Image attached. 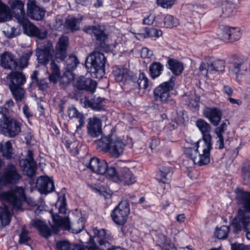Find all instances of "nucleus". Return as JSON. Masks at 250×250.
Returning <instances> with one entry per match:
<instances>
[{
    "instance_id": "f257e3e1",
    "label": "nucleus",
    "mask_w": 250,
    "mask_h": 250,
    "mask_svg": "<svg viewBox=\"0 0 250 250\" xmlns=\"http://www.w3.org/2000/svg\"><path fill=\"white\" fill-rule=\"evenodd\" d=\"M196 125L201 132L203 138L196 143V148L187 147L184 152L194 165L202 166L208 164L210 160V150L212 148V137L210 134L211 127L203 119L197 120Z\"/></svg>"
},
{
    "instance_id": "f03ea898",
    "label": "nucleus",
    "mask_w": 250,
    "mask_h": 250,
    "mask_svg": "<svg viewBox=\"0 0 250 250\" xmlns=\"http://www.w3.org/2000/svg\"><path fill=\"white\" fill-rule=\"evenodd\" d=\"M66 211V198L63 195L49 211L52 222H49L50 227L48 226V237L53 234H58L61 229L67 230L73 233H78L83 229L84 225L82 218H79L76 223L71 226L68 217H62L59 215L64 214Z\"/></svg>"
},
{
    "instance_id": "7ed1b4c3",
    "label": "nucleus",
    "mask_w": 250,
    "mask_h": 250,
    "mask_svg": "<svg viewBox=\"0 0 250 250\" xmlns=\"http://www.w3.org/2000/svg\"><path fill=\"white\" fill-rule=\"evenodd\" d=\"M237 203L243 205L237 215L231 223L234 231L238 233L243 229L246 232V237L250 240V192L240 188L235 189Z\"/></svg>"
},
{
    "instance_id": "20e7f679",
    "label": "nucleus",
    "mask_w": 250,
    "mask_h": 250,
    "mask_svg": "<svg viewBox=\"0 0 250 250\" xmlns=\"http://www.w3.org/2000/svg\"><path fill=\"white\" fill-rule=\"evenodd\" d=\"M68 45V38L67 36L61 37L56 47L54 57L52 58L50 63V74L48 77L50 83L56 84L59 81L61 75V69L59 65L66 57V49Z\"/></svg>"
},
{
    "instance_id": "39448f33",
    "label": "nucleus",
    "mask_w": 250,
    "mask_h": 250,
    "mask_svg": "<svg viewBox=\"0 0 250 250\" xmlns=\"http://www.w3.org/2000/svg\"><path fill=\"white\" fill-rule=\"evenodd\" d=\"M7 79L8 88L17 104H19L21 102L24 103L26 91L23 85L26 82L25 75L21 72L12 71L8 74Z\"/></svg>"
},
{
    "instance_id": "423d86ee",
    "label": "nucleus",
    "mask_w": 250,
    "mask_h": 250,
    "mask_svg": "<svg viewBox=\"0 0 250 250\" xmlns=\"http://www.w3.org/2000/svg\"><path fill=\"white\" fill-rule=\"evenodd\" d=\"M97 148L108 152L113 157L118 158L124 152L125 145L123 141L114 135L102 136L96 142Z\"/></svg>"
},
{
    "instance_id": "0eeeda50",
    "label": "nucleus",
    "mask_w": 250,
    "mask_h": 250,
    "mask_svg": "<svg viewBox=\"0 0 250 250\" xmlns=\"http://www.w3.org/2000/svg\"><path fill=\"white\" fill-rule=\"evenodd\" d=\"M105 62L104 54L94 51L86 58L85 66L92 77L100 78L104 74Z\"/></svg>"
},
{
    "instance_id": "6e6552de",
    "label": "nucleus",
    "mask_w": 250,
    "mask_h": 250,
    "mask_svg": "<svg viewBox=\"0 0 250 250\" xmlns=\"http://www.w3.org/2000/svg\"><path fill=\"white\" fill-rule=\"evenodd\" d=\"M175 78L171 77L169 80L165 82L156 87L153 91V97L156 101L174 105L175 101L171 98L170 91L173 89Z\"/></svg>"
},
{
    "instance_id": "1a4fd4ad",
    "label": "nucleus",
    "mask_w": 250,
    "mask_h": 250,
    "mask_svg": "<svg viewBox=\"0 0 250 250\" xmlns=\"http://www.w3.org/2000/svg\"><path fill=\"white\" fill-rule=\"evenodd\" d=\"M1 198L10 204L14 209L20 210L22 202L25 199V195L23 188L16 187L8 191L2 192L0 194Z\"/></svg>"
},
{
    "instance_id": "9d476101",
    "label": "nucleus",
    "mask_w": 250,
    "mask_h": 250,
    "mask_svg": "<svg viewBox=\"0 0 250 250\" xmlns=\"http://www.w3.org/2000/svg\"><path fill=\"white\" fill-rule=\"evenodd\" d=\"M0 131L5 136L14 137L21 132V124L11 117L3 115L0 119Z\"/></svg>"
},
{
    "instance_id": "9b49d317",
    "label": "nucleus",
    "mask_w": 250,
    "mask_h": 250,
    "mask_svg": "<svg viewBox=\"0 0 250 250\" xmlns=\"http://www.w3.org/2000/svg\"><path fill=\"white\" fill-rule=\"evenodd\" d=\"M129 212L130 207L128 201L123 200L112 211L111 216L116 224L124 225L126 222Z\"/></svg>"
},
{
    "instance_id": "f8f14e48",
    "label": "nucleus",
    "mask_w": 250,
    "mask_h": 250,
    "mask_svg": "<svg viewBox=\"0 0 250 250\" xmlns=\"http://www.w3.org/2000/svg\"><path fill=\"white\" fill-rule=\"evenodd\" d=\"M94 233V241L99 243L102 250H124L121 248H113L110 241L112 237L109 233L106 232L104 229L98 230L97 229H93Z\"/></svg>"
},
{
    "instance_id": "ddd939ff",
    "label": "nucleus",
    "mask_w": 250,
    "mask_h": 250,
    "mask_svg": "<svg viewBox=\"0 0 250 250\" xmlns=\"http://www.w3.org/2000/svg\"><path fill=\"white\" fill-rule=\"evenodd\" d=\"M83 30L85 32L92 35L95 41L97 49L105 50L107 48L106 43L107 36L103 30L94 26H85Z\"/></svg>"
},
{
    "instance_id": "4468645a",
    "label": "nucleus",
    "mask_w": 250,
    "mask_h": 250,
    "mask_svg": "<svg viewBox=\"0 0 250 250\" xmlns=\"http://www.w3.org/2000/svg\"><path fill=\"white\" fill-rule=\"evenodd\" d=\"M225 62L213 57H207L200 66L201 71L206 70L207 73L213 71H222L225 69Z\"/></svg>"
},
{
    "instance_id": "2eb2a0df",
    "label": "nucleus",
    "mask_w": 250,
    "mask_h": 250,
    "mask_svg": "<svg viewBox=\"0 0 250 250\" xmlns=\"http://www.w3.org/2000/svg\"><path fill=\"white\" fill-rule=\"evenodd\" d=\"M9 4L14 10L15 18L18 22L25 28L29 21L25 16L24 3L20 0H12L9 2Z\"/></svg>"
},
{
    "instance_id": "dca6fc26",
    "label": "nucleus",
    "mask_w": 250,
    "mask_h": 250,
    "mask_svg": "<svg viewBox=\"0 0 250 250\" xmlns=\"http://www.w3.org/2000/svg\"><path fill=\"white\" fill-rule=\"evenodd\" d=\"M20 165L26 175L32 176L35 174L36 170V164L34 160L32 150L27 151L26 158L20 161Z\"/></svg>"
},
{
    "instance_id": "f3484780",
    "label": "nucleus",
    "mask_w": 250,
    "mask_h": 250,
    "mask_svg": "<svg viewBox=\"0 0 250 250\" xmlns=\"http://www.w3.org/2000/svg\"><path fill=\"white\" fill-rule=\"evenodd\" d=\"M74 87L80 90H85L93 93L97 86L95 81L83 76L77 78L74 83Z\"/></svg>"
},
{
    "instance_id": "a211bd4d",
    "label": "nucleus",
    "mask_w": 250,
    "mask_h": 250,
    "mask_svg": "<svg viewBox=\"0 0 250 250\" xmlns=\"http://www.w3.org/2000/svg\"><path fill=\"white\" fill-rule=\"evenodd\" d=\"M115 80L117 82H125L131 80L133 82L137 79V76L124 67H116L113 71Z\"/></svg>"
},
{
    "instance_id": "6ab92c4d",
    "label": "nucleus",
    "mask_w": 250,
    "mask_h": 250,
    "mask_svg": "<svg viewBox=\"0 0 250 250\" xmlns=\"http://www.w3.org/2000/svg\"><path fill=\"white\" fill-rule=\"evenodd\" d=\"M27 7V14L31 19L40 21L44 18L45 11L37 5L36 0H28Z\"/></svg>"
},
{
    "instance_id": "aec40b11",
    "label": "nucleus",
    "mask_w": 250,
    "mask_h": 250,
    "mask_svg": "<svg viewBox=\"0 0 250 250\" xmlns=\"http://www.w3.org/2000/svg\"><path fill=\"white\" fill-rule=\"evenodd\" d=\"M16 167L12 164L7 165L1 177L4 183H17L20 179Z\"/></svg>"
},
{
    "instance_id": "412c9836",
    "label": "nucleus",
    "mask_w": 250,
    "mask_h": 250,
    "mask_svg": "<svg viewBox=\"0 0 250 250\" xmlns=\"http://www.w3.org/2000/svg\"><path fill=\"white\" fill-rule=\"evenodd\" d=\"M87 133L93 138H96L102 133V121L99 118L93 117L88 119L87 126Z\"/></svg>"
},
{
    "instance_id": "4be33fe9",
    "label": "nucleus",
    "mask_w": 250,
    "mask_h": 250,
    "mask_svg": "<svg viewBox=\"0 0 250 250\" xmlns=\"http://www.w3.org/2000/svg\"><path fill=\"white\" fill-rule=\"evenodd\" d=\"M203 113L205 117L214 126L218 125L222 116L221 110L216 107H206Z\"/></svg>"
},
{
    "instance_id": "5701e85b",
    "label": "nucleus",
    "mask_w": 250,
    "mask_h": 250,
    "mask_svg": "<svg viewBox=\"0 0 250 250\" xmlns=\"http://www.w3.org/2000/svg\"><path fill=\"white\" fill-rule=\"evenodd\" d=\"M106 166V162L104 160H100L96 157H92L87 167L92 171L104 175L105 171Z\"/></svg>"
},
{
    "instance_id": "b1692460",
    "label": "nucleus",
    "mask_w": 250,
    "mask_h": 250,
    "mask_svg": "<svg viewBox=\"0 0 250 250\" xmlns=\"http://www.w3.org/2000/svg\"><path fill=\"white\" fill-rule=\"evenodd\" d=\"M118 178L117 182H122L124 185H130L136 181V177L129 168L126 167L120 168Z\"/></svg>"
},
{
    "instance_id": "393cba45",
    "label": "nucleus",
    "mask_w": 250,
    "mask_h": 250,
    "mask_svg": "<svg viewBox=\"0 0 250 250\" xmlns=\"http://www.w3.org/2000/svg\"><path fill=\"white\" fill-rule=\"evenodd\" d=\"M0 64L5 69H14L17 67V62L13 55L9 52H5L1 55Z\"/></svg>"
},
{
    "instance_id": "a878e982",
    "label": "nucleus",
    "mask_w": 250,
    "mask_h": 250,
    "mask_svg": "<svg viewBox=\"0 0 250 250\" xmlns=\"http://www.w3.org/2000/svg\"><path fill=\"white\" fill-rule=\"evenodd\" d=\"M104 98L101 97H94L93 98L89 99L88 98H85L84 100V104L86 106L90 107L95 110H100L104 106Z\"/></svg>"
},
{
    "instance_id": "bb28decb",
    "label": "nucleus",
    "mask_w": 250,
    "mask_h": 250,
    "mask_svg": "<svg viewBox=\"0 0 250 250\" xmlns=\"http://www.w3.org/2000/svg\"><path fill=\"white\" fill-rule=\"evenodd\" d=\"M166 66L175 76H179L184 70V66L182 63L177 60L169 58L167 61Z\"/></svg>"
},
{
    "instance_id": "cd10ccee",
    "label": "nucleus",
    "mask_w": 250,
    "mask_h": 250,
    "mask_svg": "<svg viewBox=\"0 0 250 250\" xmlns=\"http://www.w3.org/2000/svg\"><path fill=\"white\" fill-rule=\"evenodd\" d=\"M12 214L5 205L0 206V228L8 225L11 221Z\"/></svg>"
},
{
    "instance_id": "c85d7f7f",
    "label": "nucleus",
    "mask_w": 250,
    "mask_h": 250,
    "mask_svg": "<svg viewBox=\"0 0 250 250\" xmlns=\"http://www.w3.org/2000/svg\"><path fill=\"white\" fill-rule=\"evenodd\" d=\"M172 174V172L170 167H163L157 174V179L164 184H167L171 180Z\"/></svg>"
},
{
    "instance_id": "c756f323",
    "label": "nucleus",
    "mask_w": 250,
    "mask_h": 250,
    "mask_svg": "<svg viewBox=\"0 0 250 250\" xmlns=\"http://www.w3.org/2000/svg\"><path fill=\"white\" fill-rule=\"evenodd\" d=\"M32 225L38 230L40 236L47 238V224L45 220L36 219L32 221Z\"/></svg>"
},
{
    "instance_id": "7c9ffc66",
    "label": "nucleus",
    "mask_w": 250,
    "mask_h": 250,
    "mask_svg": "<svg viewBox=\"0 0 250 250\" xmlns=\"http://www.w3.org/2000/svg\"><path fill=\"white\" fill-rule=\"evenodd\" d=\"M68 115L70 118H77L79 120V125L77 126V128H80L84 124L85 117L84 115L77 110L73 106L69 107L67 110Z\"/></svg>"
},
{
    "instance_id": "2f4dec72",
    "label": "nucleus",
    "mask_w": 250,
    "mask_h": 250,
    "mask_svg": "<svg viewBox=\"0 0 250 250\" xmlns=\"http://www.w3.org/2000/svg\"><path fill=\"white\" fill-rule=\"evenodd\" d=\"M82 20L81 18L70 17L65 20V26L66 29L71 32H74L80 30V24Z\"/></svg>"
},
{
    "instance_id": "473e14b6",
    "label": "nucleus",
    "mask_w": 250,
    "mask_h": 250,
    "mask_svg": "<svg viewBox=\"0 0 250 250\" xmlns=\"http://www.w3.org/2000/svg\"><path fill=\"white\" fill-rule=\"evenodd\" d=\"M164 65L160 62H154L150 64L149 68L150 74L152 78L158 77L163 71Z\"/></svg>"
},
{
    "instance_id": "72a5a7b5",
    "label": "nucleus",
    "mask_w": 250,
    "mask_h": 250,
    "mask_svg": "<svg viewBox=\"0 0 250 250\" xmlns=\"http://www.w3.org/2000/svg\"><path fill=\"white\" fill-rule=\"evenodd\" d=\"M64 63L66 71L72 72V71L76 68L78 64L79 63V61L76 56L70 55L66 58Z\"/></svg>"
},
{
    "instance_id": "f704fd0d",
    "label": "nucleus",
    "mask_w": 250,
    "mask_h": 250,
    "mask_svg": "<svg viewBox=\"0 0 250 250\" xmlns=\"http://www.w3.org/2000/svg\"><path fill=\"white\" fill-rule=\"evenodd\" d=\"M0 151L2 156L7 159H11L13 155L12 144L10 141H7L0 144Z\"/></svg>"
},
{
    "instance_id": "c9c22d12",
    "label": "nucleus",
    "mask_w": 250,
    "mask_h": 250,
    "mask_svg": "<svg viewBox=\"0 0 250 250\" xmlns=\"http://www.w3.org/2000/svg\"><path fill=\"white\" fill-rule=\"evenodd\" d=\"M74 79V76L72 72L65 71L62 76L60 75V78L59 79L60 84L64 88L69 85Z\"/></svg>"
},
{
    "instance_id": "e433bc0d",
    "label": "nucleus",
    "mask_w": 250,
    "mask_h": 250,
    "mask_svg": "<svg viewBox=\"0 0 250 250\" xmlns=\"http://www.w3.org/2000/svg\"><path fill=\"white\" fill-rule=\"evenodd\" d=\"M33 54V51L27 50L24 52L18 61L17 62V67L20 68H24L27 66L28 61Z\"/></svg>"
},
{
    "instance_id": "4c0bfd02",
    "label": "nucleus",
    "mask_w": 250,
    "mask_h": 250,
    "mask_svg": "<svg viewBox=\"0 0 250 250\" xmlns=\"http://www.w3.org/2000/svg\"><path fill=\"white\" fill-rule=\"evenodd\" d=\"M11 17L8 6L0 0V22L10 20Z\"/></svg>"
},
{
    "instance_id": "58836bf2",
    "label": "nucleus",
    "mask_w": 250,
    "mask_h": 250,
    "mask_svg": "<svg viewBox=\"0 0 250 250\" xmlns=\"http://www.w3.org/2000/svg\"><path fill=\"white\" fill-rule=\"evenodd\" d=\"M231 28L228 26L222 25L220 28V32L218 34V38L225 42H230V36L231 35Z\"/></svg>"
},
{
    "instance_id": "ea45409f",
    "label": "nucleus",
    "mask_w": 250,
    "mask_h": 250,
    "mask_svg": "<svg viewBox=\"0 0 250 250\" xmlns=\"http://www.w3.org/2000/svg\"><path fill=\"white\" fill-rule=\"evenodd\" d=\"M105 169V173L104 174L106 177L117 182L118 179V173H119L120 169H117L115 166L108 167L107 163Z\"/></svg>"
},
{
    "instance_id": "a19ab883",
    "label": "nucleus",
    "mask_w": 250,
    "mask_h": 250,
    "mask_svg": "<svg viewBox=\"0 0 250 250\" xmlns=\"http://www.w3.org/2000/svg\"><path fill=\"white\" fill-rule=\"evenodd\" d=\"M242 177L246 185H250V163H244L242 167Z\"/></svg>"
},
{
    "instance_id": "79ce46f5",
    "label": "nucleus",
    "mask_w": 250,
    "mask_h": 250,
    "mask_svg": "<svg viewBox=\"0 0 250 250\" xmlns=\"http://www.w3.org/2000/svg\"><path fill=\"white\" fill-rule=\"evenodd\" d=\"M233 67L232 71L236 75L237 77L239 74H243L248 69L247 64L242 61L234 62Z\"/></svg>"
},
{
    "instance_id": "37998d69",
    "label": "nucleus",
    "mask_w": 250,
    "mask_h": 250,
    "mask_svg": "<svg viewBox=\"0 0 250 250\" xmlns=\"http://www.w3.org/2000/svg\"><path fill=\"white\" fill-rule=\"evenodd\" d=\"M27 25H29V29L31 36H35L41 40L44 39L47 37V32L46 31L43 32H41L39 28L34 25L31 24L30 22H29Z\"/></svg>"
},
{
    "instance_id": "c03bdc74",
    "label": "nucleus",
    "mask_w": 250,
    "mask_h": 250,
    "mask_svg": "<svg viewBox=\"0 0 250 250\" xmlns=\"http://www.w3.org/2000/svg\"><path fill=\"white\" fill-rule=\"evenodd\" d=\"M36 186L42 194H47V176H40L37 180Z\"/></svg>"
},
{
    "instance_id": "a18cd8bd",
    "label": "nucleus",
    "mask_w": 250,
    "mask_h": 250,
    "mask_svg": "<svg viewBox=\"0 0 250 250\" xmlns=\"http://www.w3.org/2000/svg\"><path fill=\"white\" fill-rule=\"evenodd\" d=\"M229 231V226L223 225L217 228L214 232L215 236L220 239H224L228 237Z\"/></svg>"
},
{
    "instance_id": "49530a36",
    "label": "nucleus",
    "mask_w": 250,
    "mask_h": 250,
    "mask_svg": "<svg viewBox=\"0 0 250 250\" xmlns=\"http://www.w3.org/2000/svg\"><path fill=\"white\" fill-rule=\"evenodd\" d=\"M164 22L165 26L167 28L176 27L179 24L178 19L170 15H167L165 16Z\"/></svg>"
},
{
    "instance_id": "de8ad7c7",
    "label": "nucleus",
    "mask_w": 250,
    "mask_h": 250,
    "mask_svg": "<svg viewBox=\"0 0 250 250\" xmlns=\"http://www.w3.org/2000/svg\"><path fill=\"white\" fill-rule=\"evenodd\" d=\"M188 9L193 16L202 15L205 13V7L202 5L188 4Z\"/></svg>"
},
{
    "instance_id": "09e8293b",
    "label": "nucleus",
    "mask_w": 250,
    "mask_h": 250,
    "mask_svg": "<svg viewBox=\"0 0 250 250\" xmlns=\"http://www.w3.org/2000/svg\"><path fill=\"white\" fill-rule=\"evenodd\" d=\"M36 55L38 62L40 63L46 64L47 62V48H38Z\"/></svg>"
},
{
    "instance_id": "8fccbe9b",
    "label": "nucleus",
    "mask_w": 250,
    "mask_h": 250,
    "mask_svg": "<svg viewBox=\"0 0 250 250\" xmlns=\"http://www.w3.org/2000/svg\"><path fill=\"white\" fill-rule=\"evenodd\" d=\"M139 89H146L148 85V79L144 73H141L136 83Z\"/></svg>"
},
{
    "instance_id": "3c124183",
    "label": "nucleus",
    "mask_w": 250,
    "mask_h": 250,
    "mask_svg": "<svg viewBox=\"0 0 250 250\" xmlns=\"http://www.w3.org/2000/svg\"><path fill=\"white\" fill-rule=\"evenodd\" d=\"M146 35H144V37H156L159 38L162 35V31L161 30L156 29L153 28H145Z\"/></svg>"
},
{
    "instance_id": "603ef678",
    "label": "nucleus",
    "mask_w": 250,
    "mask_h": 250,
    "mask_svg": "<svg viewBox=\"0 0 250 250\" xmlns=\"http://www.w3.org/2000/svg\"><path fill=\"white\" fill-rule=\"evenodd\" d=\"M72 246L66 240L58 241L56 243V247L59 250H71Z\"/></svg>"
},
{
    "instance_id": "864d4df0",
    "label": "nucleus",
    "mask_w": 250,
    "mask_h": 250,
    "mask_svg": "<svg viewBox=\"0 0 250 250\" xmlns=\"http://www.w3.org/2000/svg\"><path fill=\"white\" fill-rule=\"evenodd\" d=\"M157 238L158 239L157 240V242L158 245L164 248L168 247L169 240L165 235L163 234H159L157 235Z\"/></svg>"
},
{
    "instance_id": "5fc2aeb1",
    "label": "nucleus",
    "mask_w": 250,
    "mask_h": 250,
    "mask_svg": "<svg viewBox=\"0 0 250 250\" xmlns=\"http://www.w3.org/2000/svg\"><path fill=\"white\" fill-rule=\"evenodd\" d=\"M28 231L22 229L20 234L19 243L26 244L30 240V237L28 236Z\"/></svg>"
},
{
    "instance_id": "6e6d98bb",
    "label": "nucleus",
    "mask_w": 250,
    "mask_h": 250,
    "mask_svg": "<svg viewBox=\"0 0 250 250\" xmlns=\"http://www.w3.org/2000/svg\"><path fill=\"white\" fill-rule=\"evenodd\" d=\"M241 34L238 28H231L230 42H233L238 40L241 37Z\"/></svg>"
},
{
    "instance_id": "4d7b16f0",
    "label": "nucleus",
    "mask_w": 250,
    "mask_h": 250,
    "mask_svg": "<svg viewBox=\"0 0 250 250\" xmlns=\"http://www.w3.org/2000/svg\"><path fill=\"white\" fill-rule=\"evenodd\" d=\"M159 16L156 17L154 14L150 13L147 17L145 18L143 20V23L146 25L152 24L156 19V21L158 22V18Z\"/></svg>"
},
{
    "instance_id": "13d9d810",
    "label": "nucleus",
    "mask_w": 250,
    "mask_h": 250,
    "mask_svg": "<svg viewBox=\"0 0 250 250\" xmlns=\"http://www.w3.org/2000/svg\"><path fill=\"white\" fill-rule=\"evenodd\" d=\"M175 1L176 0H157V3L163 8H168L171 7Z\"/></svg>"
},
{
    "instance_id": "bf43d9fd",
    "label": "nucleus",
    "mask_w": 250,
    "mask_h": 250,
    "mask_svg": "<svg viewBox=\"0 0 250 250\" xmlns=\"http://www.w3.org/2000/svg\"><path fill=\"white\" fill-rule=\"evenodd\" d=\"M231 250H250V246L243 244H231Z\"/></svg>"
},
{
    "instance_id": "052dcab7",
    "label": "nucleus",
    "mask_w": 250,
    "mask_h": 250,
    "mask_svg": "<svg viewBox=\"0 0 250 250\" xmlns=\"http://www.w3.org/2000/svg\"><path fill=\"white\" fill-rule=\"evenodd\" d=\"M36 83L40 90L44 91L47 89V81L45 78H40Z\"/></svg>"
},
{
    "instance_id": "680f3d73",
    "label": "nucleus",
    "mask_w": 250,
    "mask_h": 250,
    "mask_svg": "<svg viewBox=\"0 0 250 250\" xmlns=\"http://www.w3.org/2000/svg\"><path fill=\"white\" fill-rule=\"evenodd\" d=\"M141 56L142 58H150L153 56V53L151 50L147 47H144L142 48L141 52Z\"/></svg>"
},
{
    "instance_id": "e2e57ef3",
    "label": "nucleus",
    "mask_w": 250,
    "mask_h": 250,
    "mask_svg": "<svg viewBox=\"0 0 250 250\" xmlns=\"http://www.w3.org/2000/svg\"><path fill=\"white\" fill-rule=\"evenodd\" d=\"M175 114V115L173 116V118L175 122H176V124H183L185 121V119L183 117V113L182 112H180V113L176 112Z\"/></svg>"
},
{
    "instance_id": "0e129e2a",
    "label": "nucleus",
    "mask_w": 250,
    "mask_h": 250,
    "mask_svg": "<svg viewBox=\"0 0 250 250\" xmlns=\"http://www.w3.org/2000/svg\"><path fill=\"white\" fill-rule=\"evenodd\" d=\"M22 110L24 115L28 119L33 116L32 112L26 104H24L22 108Z\"/></svg>"
},
{
    "instance_id": "69168bd1",
    "label": "nucleus",
    "mask_w": 250,
    "mask_h": 250,
    "mask_svg": "<svg viewBox=\"0 0 250 250\" xmlns=\"http://www.w3.org/2000/svg\"><path fill=\"white\" fill-rule=\"evenodd\" d=\"M227 127L226 123H223L220 126L216 128L215 130L216 134L222 135L223 133L226 130Z\"/></svg>"
},
{
    "instance_id": "338daca9",
    "label": "nucleus",
    "mask_w": 250,
    "mask_h": 250,
    "mask_svg": "<svg viewBox=\"0 0 250 250\" xmlns=\"http://www.w3.org/2000/svg\"><path fill=\"white\" fill-rule=\"evenodd\" d=\"M232 12L233 8L229 5H228L225 8H223V14L224 17H228L230 16Z\"/></svg>"
},
{
    "instance_id": "774afa93",
    "label": "nucleus",
    "mask_w": 250,
    "mask_h": 250,
    "mask_svg": "<svg viewBox=\"0 0 250 250\" xmlns=\"http://www.w3.org/2000/svg\"><path fill=\"white\" fill-rule=\"evenodd\" d=\"M55 191V184L52 177L48 176V193Z\"/></svg>"
}]
</instances>
